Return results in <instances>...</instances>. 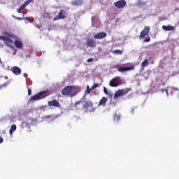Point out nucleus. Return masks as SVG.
Masks as SVG:
<instances>
[{
    "label": "nucleus",
    "instance_id": "f257e3e1",
    "mask_svg": "<svg viewBox=\"0 0 179 179\" xmlns=\"http://www.w3.org/2000/svg\"><path fill=\"white\" fill-rule=\"evenodd\" d=\"M78 93H79V88L72 85H67L62 90V94L63 96H70V97L76 96Z\"/></svg>",
    "mask_w": 179,
    "mask_h": 179
},
{
    "label": "nucleus",
    "instance_id": "f03ea898",
    "mask_svg": "<svg viewBox=\"0 0 179 179\" xmlns=\"http://www.w3.org/2000/svg\"><path fill=\"white\" fill-rule=\"evenodd\" d=\"M115 68L118 72H128V71H134V69H135V65L131 63H127L124 64L122 66H115Z\"/></svg>",
    "mask_w": 179,
    "mask_h": 179
},
{
    "label": "nucleus",
    "instance_id": "7ed1b4c3",
    "mask_svg": "<svg viewBox=\"0 0 179 179\" xmlns=\"http://www.w3.org/2000/svg\"><path fill=\"white\" fill-rule=\"evenodd\" d=\"M124 83H125V80L122 79L120 76H116L110 80L109 86H110V87H118L120 85H124Z\"/></svg>",
    "mask_w": 179,
    "mask_h": 179
},
{
    "label": "nucleus",
    "instance_id": "20e7f679",
    "mask_svg": "<svg viewBox=\"0 0 179 179\" xmlns=\"http://www.w3.org/2000/svg\"><path fill=\"white\" fill-rule=\"evenodd\" d=\"M48 96H50V92L48 90H43L34 95L31 98V100H33L34 101H38V100L45 99V97H48Z\"/></svg>",
    "mask_w": 179,
    "mask_h": 179
},
{
    "label": "nucleus",
    "instance_id": "39448f33",
    "mask_svg": "<svg viewBox=\"0 0 179 179\" xmlns=\"http://www.w3.org/2000/svg\"><path fill=\"white\" fill-rule=\"evenodd\" d=\"M0 40L4 41V44L7 45V47H9L10 48H13V45H12V44H13V41L9 37L0 36Z\"/></svg>",
    "mask_w": 179,
    "mask_h": 179
},
{
    "label": "nucleus",
    "instance_id": "423d86ee",
    "mask_svg": "<svg viewBox=\"0 0 179 179\" xmlns=\"http://www.w3.org/2000/svg\"><path fill=\"white\" fill-rule=\"evenodd\" d=\"M114 6L117 9H124L125 6H127V1L125 0H119L117 1H115L114 3Z\"/></svg>",
    "mask_w": 179,
    "mask_h": 179
},
{
    "label": "nucleus",
    "instance_id": "0eeeda50",
    "mask_svg": "<svg viewBox=\"0 0 179 179\" xmlns=\"http://www.w3.org/2000/svg\"><path fill=\"white\" fill-rule=\"evenodd\" d=\"M83 108L87 113L90 108H93V103L92 101H83Z\"/></svg>",
    "mask_w": 179,
    "mask_h": 179
},
{
    "label": "nucleus",
    "instance_id": "6e6552de",
    "mask_svg": "<svg viewBox=\"0 0 179 179\" xmlns=\"http://www.w3.org/2000/svg\"><path fill=\"white\" fill-rule=\"evenodd\" d=\"M86 44L87 47H90V48H94V47L97 45L96 41L92 38H87Z\"/></svg>",
    "mask_w": 179,
    "mask_h": 179
},
{
    "label": "nucleus",
    "instance_id": "1a4fd4ad",
    "mask_svg": "<svg viewBox=\"0 0 179 179\" xmlns=\"http://www.w3.org/2000/svg\"><path fill=\"white\" fill-rule=\"evenodd\" d=\"M66 17V11L61 10L59 14L53 19L54 22L55 20H60V19H65Z\"/></svg>",
    "mask_w": 179,
    "mask_h": 179
},
{
    "label": "nucleus",
    "instance_id": "9d476101",
    "mask_svg": "<svg viewBox=\"0 0 179 179\" xmlns=\"http://www.w3.org/2000/svg\"><path fill=\"white\" fill-rule=\"evenodd\" d=\"M150 31V27H145L143 31L140 33V38H145Z\"/></svg>",
    "mask_w": 179,
    "mask_h": 179
},
{
    "label": "nucleus",
    "instance_id": "9b49d317",
    "mask_svg": "<svg viewBox=\"0 0 179 179\" xmlns=\"http://www.w3.org/2000/svg\"><path fill=\"white\" fill-rule=\"evenodd\" d=\"M49 107H61L59 102L57 99H53L52 101H49L48 102Z\"/></svg>",
    "mask_w": 179,
    "mask_h": 179
},
{
    "label": "nucleus",
    "instance_id": "f8f14e48",
    "mask_svg": "<svg viewBox=\"0 0 179 179\" xmlns=\"http://www.w3.org/2000/svg\"><path fill=\"white\" fill-rule=\"evenodd\" d=\"M106 37H107V33L101 31L95 34L94 38L96 40H101V38H104Z\"/></svg>",
    "mask_w": 179,
    "mask_h": 179
},
{
    "label": "nucleus",
    "instance_id": "ddd939ff",
    "mask_svg": "<svg viewBox=\"0 0 179 179\" xmlns=\"http://www.w3.org/2000/svg\"><path fill=\"white\" fill-rule=\"evenodd\" d=\"M12 72L14 75H20L22 73V69L18 66H13L12 68Z\"/></svg>",
    "mask_w": 179,
    "mask_h": 179
},
{
    "label": "nucleus",
    "instance_id": "4468645a",
    "mask_svg": "<svg viewBox=\"0 0 179 179\" xmlns=\"http://www.w3.org/2000/svg\"><path fill=\"white\" fill-rule=\"evenodd\" d=\"M107 101H108V99H107V98H106L105 96L102 97L101 99L99 101V106H103V107H106Z\"/></svg>",
    "mask_w": 179,
    "mask_h": 179
},
{
    "label": "nucleus",
    "instance_id": "2eb2a0df",
    "mask_svg": "<svg viewBox=\"0 0 179 179\" xmlns=\"http://www.w3.org/2000/svg\"><path fill=\"white\" fill-rule=\"evenodd\" d=\"M83 4V0H74L72 1L71 5L73 6H80Z\"/></svg>",
    "mask_w": 179,
    "mask_h": 179
},
{
    "label": "nucleus",
    "instance_id": "dca6fc26",
    "mask_svg": "<svg viewBox=\"0 0 179 179\" xmlns=\"http://www.w3.org/2000/svg\"><path fill=\"white\" fill-rule=\"evenodd\" d=\"M162 29L163 30H165V31H173L174 30V27L171 26V25H164L162 26Z\"/></svg>",
    "mask_w": 179,
    "mask_h": 179
},
{
    "label": "nucleus",
    "instance_id": "f3484780",
    "mask_svg": "<svg viewBox=\"0 0 179 179\" xmlns=\"http://www.w3.org/2000/svg\"><path fill=\"white\" fill-rule=\"evenodd\" d=\"M75 107L78 110H80V108H83V101H78L75 103Z\"/></svg>",
    "mask_w": 179,
    "mask_h": 179
},
{
    "label": "nucleus",
    "instance_id": "a211bd4d",
    "mask_svg": "<svg viewBox=\"0 0 179 179\" xmlns=\"http://www.w3.org/2000/svg\"><path fill=\"white\" fill-rule=\"evenodd\" d=\"M121 96H122V92L121 90H118L117 91L115 92L113 99H115V100L118 99V97H121Z\"/></svg>",
    "mask_w": 179,
    "mask_h": 179
},
{
    "label": "nucleus",
    "instance_id": "6ab92c4d",
    "mask_svg": "<svg viewBox=\"0 0 179 179\" xmlns=\"http://www.w3.org/2000/svg\"><path fill=\"white\" fill-rule=\"evenodd\" d=\"M16 129H17L16 124L11 125L10 130H9V134H10V136H12V135H13V133L15 132V131H16Z\"/></svg>",
    "mask_w": 179,
    "mask_h": 179
},
{
    "label": "nucleus",
    "instance_id": "aec40b11",
    "mask_svg": "<svg viewBox=\"0 0 179 179\" xmlns=\"http://www.w3.org/2000/svg\"><path fill=\"white\" fill-rule=\"evenodd\" d=\"M15 46L17 48H22V47H23V43H22V41H20L19 40H16L15 41Z\"/></svg>",
    "mask_w": 179,
    "mask_h": 179
},
{
    "label": "nucleus",
    "instance_id": "412c9836",
    "mask_svg": "<svg viewBox=\"0 0 179 179\" xmlns=\"http://www.w3.org/2000/svg\"><path fill=\"white\" fill-rule=\"evenodd\" d=\"M120 90L122 92V95L125 96V94H128V93L131 92V88L122 89Z\"/></svg>",
    "mask_w": 179,
    "mask_h": 179
},
{
    "label": "nucleus",
    "instance_id": "4be33fe9",
    "mask_svg": "<svg viewBox=\"0 0 179 179\" xmlns=\"http://www.w3.org/2000/svg\"><path fill=\"white\" fill-rule=\"evenodd\" d=\"M142 68H145V66H149V60L148 59H145L143 60V62L141 63Z\"/></svg>",
    "mask_w": 179,
    "mask_h": 179
},
{
    "label": "nucleus",
    "instance_id": "5701e85b",
    "mask_svg": "<svg viewBox=\"0 0 179 179\" xmlns=\"http://www.w3.org/2000/svg\"><path fill=\"white\" fill-rule=\"evenodd\" d=\"M42 16L44 17V19H51V14L48 12L43 13Z\"/></svg>",
    "mask_w": 179,
    "mask_h": 179
},
{
    "label": "nucleus",
    "instance_id": "b1692460",
    "mask_svg": "<svg viewBox=\"0 0 179 179\" xmlns=\"http://www.w3.org/2000/svg\"><path fill=\"white\" fill-rule=\"evenodd\" d=\"M92 90H93L92 87H90L89 85H87V90L85 91L86 94H90V93H92Z\"/></svg>",
    "mask_w": 179,
    "mask_h": 179
},
{
    "label": "nucleus",
    "instance_id": "393cba45",
    "mask_svg": "<svg viewBox=\"0 0 179 179\" xmlns=\"http://www.w3.org/2000/svg\"><path fill=\"white\" fill-rule=\"evenodd\" d=\"M121 118V115L115 114L113 116L114 121H120V119Z\"/></svg>",
    "mask_w": 179,
    "mask_h": 179
},
{
    "label": "nucleus",
    "instance_id": "a878e982",
    "mask_svg": "<svg viewBox=\"0 0 179 179\" xmlns=\"http://www.w3.org/2000/svg\"><path fill=\"white\" fill-rule=\"evenodd\" d=\"M113 54H116L117 55H122V50H115L113 51Z\"/></svg>",
    "mask_w": 179,
    "mask_h": 179
},
{
    "label": "nucleus",
    "instance_id": "bb28decb",
    "mask_svg": "<svg viewBox=\"0 0 179 179\" xmlns=\"http://www.w3.org/2000/svg\"><path fill=\"white\" fill-rule=\"evenodd\" d=\"M26 8V6L24 4H22L20 8L17 10L18 13H22V10Z\"/></svg>",
    "mask_w": 179,
    "mask_h": 179
},
{
    "label": "nucleus",
    "instance_id": "cd10ccee",
    "mask_svg": "<svg viewBox=\"0 0 179 179\" xmlns=\"http://www.w3.org/2000/svg\"><path fill=\"white\" fill-rule=\"evenodd\" d=\"M99 86V83L94 84L93 86L92 87V90H94V89H97Z\"/></svg>",
    "mask_w": 179,
    "mask_h": 179
},
{
    "label": "nucleus",
    "instance_id": "c85d7f7f",
    "mask_svg": "<svg viewBox=\"0 0 179 179\" xmlns=\"http://www.w3.org/2000/svg\"><path fill=\"white\" fill-rule=\"evenodd\" d=\"M31 2H33V0H27V1L24 3V5H25V6H27V5H29V3H30Z\"/></svg>",
    "mask_w": 179,
    "mask_h": 179
},
{
    "label": "nucleus",
    "instance_id": "c756f323",
    "mask_svg": "<svg viewBox=\"0 0 179 179\" xmlns=\"http://www.w3.org/2000/svg\"><path fill=\"white\" fill-rule=\"evenodd\" d=\"M13 17H14V19H16L17 20H23V19H24V17H19L15 15H13Z\"/></svg>",
    "mask_w": 179,
    "mask_h": 179
},
{
    "label": "nucleus",
    "instance_id": "7c9ffc66",
    "mask_svg": "<svg viewBox=\"0 0 179 179\" xmlns=\"http://www.w3.org/2000/svg\"><path fill=\"white\" fill-rule=\"evenodd\" d=\"M150 41V37L148 36L143 41L144 43H149Z\"/></svg>",
    "mask_w": 179,
    "mask_h": 179
},
{
    "label": "nucleus",
    "instance_id": "2f4dec72",
    "mask_svg": "<svg viewBox=\"0 0 179 179\" xmlns=\"http://www.w3.org/2000/svg\"><path fill=\"white\" fill-rule=\"evenodd\" d=\"M93 61H94V59L93 58H90L87 60V62H93Z\"/></svg>",
    "mask_w": 179,
    "mask_h": 179
},
{
    "label": "nucleus",
    "instance_id": "473e14b6",
    "mask_svg": "<svg viewBox=\"0 0 179 179\" xmlns=\"http://www.w3.org/2000/svg\"><path fill=\"white\" fill-rule=\"evenodd\" d=\"M103 92L105 94H108V91H107V88L103 87Z\"/></svg>",
    "mask_w": 179,
    "mask_h": 179
},
{
    "label": "nucleus",
    "instance_id": "72a5a7b5",
    "mask_svg": "<svg viewBox=\"0 0 179 179\" xmlns=\"http://www.w3.org/2000/svg\"><path fill=\"white\" fill-rule=\"evenodd\" d=\"M171 90H174L175 92L178 91V88H177V87H171Z\"/></svg>",
    "mask_w": 179,
    "mask_h": 179
},
{
    "label": "nucleus",
    "instance_id": "f704fd0d",
    "mask_svg": "<svg viewBox=\"0 0 179 179\" xmlns=\"http://www.w3.org/2000/svg\"><path fill=\"white\" fill-rule=\"evenodd\" d=\"M31 89L29 88L28 89V96H31Z\"/></svg>",
    "mask_w": 179,
    "mask_h": 179
},
{
    "label": "nucleus",
    "instance_id": "c9c22d12",
    "mask_svg": "<svg viewBox=\"0 0 179 179\" xmlns=\"http://www.w3.org/2000/svg\"><path fill=\"white\" fill-rule=\"evenodd\" d=\"M2 142H3V138H2V137L0 136V143H2Z\"/></svg>",
    "mask_w": 179,
    "mask_h": 179
},
{
    "label": "nucleus",
    "instance_id": "e433bc0d",
    "mask_svg": "<svg viewBox=\"0 0 179 179\" xmlns=\"http://www.w3.org/2000/svg\"><path fill=\"white\" fill-rule=\"evenodd\" d=\"M165 92L166 93V95L169 96V90H165Z\"/></svg>",
    "mask_w": 179,
    "mask_h": 179
},
{
    "label": "nucleus",
    "instance_id": "4c0bfd02",
    "mask_svg": "<svg viewBox=\"0 0 179 179\" xmlns=\"http://www.w3.org/2000/svg\"><path fill=\"white\" fill-rule=\"evenodd\" d=\"M162 92H166V90H162Z\"/></svg>",
    "mask_w": 179,
    "mask_h": 179
},
{
    "label": "nucleus",
    "instance_id": "58836bf2",
    "mask_svg": "<svg viewBox=\"0 0 179 179\" xmlns=\"http://www.w3.org/2000/svg\"><path fill=\"white\" fill-rule=\"evenodd\" d=\"M164 85H165V83L163 84Z\"/></svg>",
    "mask_w": 179,
    "mask_h": 179
}]
</instances>
